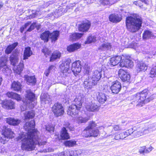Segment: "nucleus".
Here are the masks:
<instances>
[{
	"instance_id": "nucleus-1",
	"label": "nucleus",
	"mask_w": 156,
	"mask_h": 156,
	"mask_svg": "<svg viewBox=\"0 0 156 156\" xmlns=\"http://www.w3.org/2000/svg\"><path fill=\"white\" fill-rule=\"evenodd\" d=\"M35 122L34 120L26 122L24 126L25 130L27 131V135L24 133L20 134L16 138L17 140L22 141L21 148L23 150L31 151L33 150L34 144L41 146L46 143V138L41 136L39 138L38 132L35 129Z\"/></svg>"
},
{
	"instance_id": "nucleus-2",
	"label": "nucleus",
	"mask_w": 156,
	"mask_h": 156,
	"mask_svg": "<svg viewBox=\"0 0 156 156\" xmlns=\"http://www.w3.org/2000/svg\"><path fill=\"white\" fill-rule=\"evenodd\" d=\"M142 24L141 18L137 14L126 17V26L128 30L131 32L135 33L138 31L140 28Z\"/></svg>"
},
{
	"instance_id": "nucleus-3",
	"label": "nucleus",
	"mask_w": 156,
	"mask_h": 156,
	"mask_svg": "<svg viewBox=\"0 0 156 156\" xmlns=\"http://www.w3.org/2000/svg\"><path fill=\"white\" fill-rule=\"evenodd\" d=\"M83 94L79 93L76 96L73 104L69 106L67 111V114L74 117L78 114L84 100Z\"/></svg>"
},
{
	"instance_id": "nucleus-4",
	"label": "nucleus",
	"mask_w": 156,
	"mask_h": 156,
	"mask_svg": "<svg viewBox=\"0 0 156 156\" xmlns=\"http://www.w3.org/2000/svg\"><path fill=\"white\" fill-rule=\"evenodd\" d=\"M147 89H145L140 93H137L133 99L132 104L136 106L141 107L143 105L149 102L152 100L151 96H148V93Z\"/></svg>"
},
{
	"instance_id": "nucleus-5",
	"label": "nucleus",
	"mask_w": 156,
	"mask_h": 156,
	"mask_svg": "<svg viewBox=\"0 0 156 156\" xmlns=\"http://www.w3.org/2000/svg\"><path fill=\"white\" fill-rule=\"evenodd\" d=\"M26 100L23 101L24 103L25 104L26 106L25 108L26 109L27 107L32 109L36 105V101L35 94L30 89L26 91Z\"/></svg>"
},
{
	"instance_id": "nucleus-6",
	"label": "nucleus",
	"mask_w": 156,
	"mask_h": 156,
	"mask_svg": "<svg viewBox=\"0 0 156 156\" xmlns=\"http://www.w3.org/2000/svg\"><path fill=\"white\" fill-rule=\"evenodd\" d=\"M101 71L98 70L90 72L88 69H87L84 74L87 75L90 79L97 85L101 77Z\"/></svg>"
},
{
	"instance_id": "nucleus-7",
	"label": "nucleus",
	"mask_w": 156,
	"mask_h": 156,
	"mask_svg": "<svg viewBox=\"0 0 156 156\" xmlns=\"http://www.w3.org/2000/svg\"><path fill=\"white\" fill-rule=\"evenodd\" d=\"M5 127L4 131L2 133L4 137L0 139V142L3 144L6 143L9 139L13 138L15 134L10 128L5 126Z\"/></svg>"
},
{
	"instance_id": "nucleus-8",
	"label": "nucleus",
	"mask_w": 156,
	"mask_h": 156,
	"mask_svg": "<svg viewBox=\"0 0 156 156\" xmlns=\"http://www.w3.org/2000/svg\"><path fill=\"white\" fill-rule=\"evenodd\" d=\"M51 110L56 117L63 115L64 113L63 108L62 104L59 103H55L52 107Z\"/></svg>"
},
{
	"instance_id": "nucleus-9",
	"label": "nucleus",
	"mask_w": 156,
	"mask_h": 156,
	"mask_svg": "<svg viewBox=\"0 0 156 156\" xmlns=\"http://www.w3.org/2000/svg\"><path fill=\"white\" fill-rule=\"evenodd\" d=\"M98 133L99 131L98 129H90L86 127L82 132V134L83 137H88L91 136H98Z\"/></svg>"
},
{
	"instance_id": "nucleus-10",
	"label": "nucleus",
	"mask_w": 156,
	"mask_h": 156,
	"mask_svg": "<svg viewBox=\"0 0 156 156\" xmlns=\"http://www.w3.org/2000/svg\"><path fill=\"white\" fill-rule=\"evenodd\" d=\"M119 75L121 80L124 82L129 84L130 79V75L122 69H120L119 71Z\"/></svg>"
},
{
	"instance_id": "nucleus-11",
	"label": "nucleus",
	"mask_w": 156,
	"mask_h": 156,
	"mask_svg": "<svg viewBox=\"0 0 156 156\" xmlns=\"http://www.w3.org/2000/svg\"><path fill=\"white\" fill-rule=\"evenodd\" d=\"M71 60L70 58L62 62L61 64L59 66L61 71L63 73H67L69 69L70 64Z\"/></svg>"
},
{
	"instance_id": "nucleus-12",
	"label": "nucleus",
	"mask_w": 156,
	"mask_h": 156,
	"mask_svg": "<svg viewBox=\"0 0 156 156\" xmlns=\"http://www.w3.org/2000/svg\"><path fill=\"white\" fill-rule=\"evenodd\" d=\"M83 78L84 79L83 86L85 88L87 89H91L94 86L96 85L86 74H85Z\"/></svg>"
},
{
	"instance_id": "nucleus-13",
	"label": "nucleus",
	"mask_w": 156,
	"mask_h": 156,
	"mask_svg": "<svg viewBox=\"0 0 156 156\" xmlns=\"http://www.w3.org/2000/svg\"><path fill=\"white\" fill-rule=\"evenodd\" d=\"M122 57V59L119 64L121 67H125L126 68L129 67L131 68L133 66V62L131 60L125 58L123 56Z\"/></svg>"
},
{
	"instance_id": "nucleus-14",
	"label": "nucleus",
	"mask_w": 156,
	"mask_h": 156,
	"mask_svg": "<svg viewBox=\"0 0 156 156\" xmlns=\"http://www.w3.org/2000/svg\"><path fill=\"white\" fill-rule=\"evenodd\" d=\"M71 69L76 76L80 73L81 69L80 61L78 60L73 63L72 64Z\"/></svg>"
},
{
	"instance_id": "nucleus-15",
	"label": "nucleus",
	"mask_w": 156,
	"mask_h": 156,
	"mask_svg": "<svg viewBox=\"0 0 156 156\" xmlns=\"http://www.w3.org/2000/svg\"><path fill=\"white\" fill-rule=\"evenodd\" d=\"M112 83L113 84L110 87V89L112 93L117 94L121 90V83L118 81H115V82H113Z\"/></svg>"
},
{
	"instance_id": "nucleus-16",
	"label": "nucleus",
	"mask_w": 156,
	"mask_h": 156,
	"mask_svg": "<svg viewBox=\"0 0 156 156\" xmlns=\"http://www.w3.org/2000/svg\"><path fill=\"white\" fill-rule=\"evenodd\" d=\"M122 59V57L121 56H116L110 58L109 62L108 63V66H110L112 67L115 66L121 62Z\"/></svg>"
},
{
	"instance_id": "nucleus-17",
	"label": "nucleus",
	"mask_w": 156,
	"mask_h": 156,
	"mask_svg": "<svg viewBox=\"0 0 156 156\" xmlns=\"http://www.w3.org/2000/svg\"><path fill=\"white\" fill-rule=\"evenodd\" d=\"M15 103L11 100L4 101L2 103V107L7 109H12L15 108Z\"/></svg>"
},
{
	"instance_id": "nucleus-18",
	"label": "nucleus",
	"mask_w": 156,
	"mask_h": 156,
	"mask_svg": "<svg viewBox=\"0 0 156 156\" xmlns=\"http://www.w3.org/2000/svg\"><path fill=\"white\" fill-rule=\"evenodd\" d=\"M98 101L101 104H104L107 99V96L105 94L99 92L95 93Z\"/></svg>"
},
{
	"instance_id": "nucleus-19",
	"label": "nucleus",
	"mask_w": 156,
	"mask_h": 156,
	"mask_svg": "<svg viewBox=\"0 0 156 156\" xmlns=\"http://www.w3.org/2000/svg\"><path fill=\"white\" fill-rule=\"evenodd\" d=\"M109 19L110 21L116 23L120 22L122 20V18L120 15L115 13L110 15Z\"/></svg>"
},
{
	"instance_id": "nucleus-20",
	"label": "nucleus",
	"mask_w": 156,
	"mask_h": 156,
	"mask_svg": "<svg viewBox=\"0 0 156 156\" xmlns=\"http://www.w3.org/2000/svg\"><path fill=\"white\" fill-rule=\"evenodd\" d=\"M85 108L88 111L94 112L99 110V106L95 103H89L87 104Z\"/></svg>"
},
{
	"instance_id": "nucleus-21",
	"label": "nucleus",
	"mask_w": 156,
	"mask_h": 156,
	"mask_svg": "<svg viewBox=\"0 0 156 156\" xmlns=\"http://www.w3.org/2000/svg\"><path fill=\"white\" fill-rule=\"evenodd\" d=\"M33 54V52L30 47H27L25 48L23 53V60L28 59Z\"/></svg>"
},
{
	"instance_id": "nucleus-22",
	"label": "nucleus",
	"mask_w": 156,
	"mask_h": 156,
	"mask_svg": "<svg viewBox=\"0 0 156 156\" xmlns=\"http://www.w3.org/2000/svg\"><path fill=\"white\" fill-rule=\"evenodd\" d=\"M5 121L6 122L10 125L16 126L20 123V120L18 119H15L11 117L6 119Z\"/></svg>"
},
{
	"instance_id": "nucleus-23",
	"label": "nucleus",
	"mask_w": 156,
	"mask_h": 156,
	"mask_svg": "<svg viewBox=\"0 0 156 156\" xmlns=\"http://www.w3.org/2000/svg\"><path fill=\"white\" fill-rule=\"evenodd\" d=\"M18 43L15 42L14 43L9 44L5 50V53L7 55L11 53L12 51L18 46Z\"/></svg>"
},
{
	"instance_id": "nucleus-24",
	"label": "nucleus",
	"mask_w": 156,
	"mask_h": 156,
	"mask_svg": "<svg viewBox=\"0 0 156 156\" xmlns=\"http://www.w3.org/2000/svg\"><path fill=\"white\" fill-rule=\"evenodd\" d=\"M9 60L11 64L13 66H15L18 62V58L17 53L16 52H13L10 56Z\"/></svg>"
},
{
	"instance_id": "nucleus-25",
	"label": "nucleus",
	"mask_w": 156,
	"mask_h": 156,
	"mask_svg": "<svg viewBox=\"0 0 156 156\" xmlns=\"http://www.w3.org/2000/svg\"><path fill=\"white\" fill-rule=\"evenodd\" d=\"M90 25V23L89 21L86 23H82L79 26V30L80 31H87L89 29Z\"/></svg>"
},
{
	"instance_id": "nucleus-26",
	"label": "nucleus",
	"mask_w": 156,
	"mask_h": 156,
	"mask_svg": "<svg viewBox=\"0 0 156 156\" xmlns=\"http://www.w3.org/2000/svg\"><path fill=\"white\" fill-rule=\"evenodd\" d=\"M24 78L28 84L34 85L36 83L37 80L35 76H29L28 75L24 76Z\"/></svg>"
},
{
	"instance_id": "nucleus-27",
	"label": "nucleus",
	"mask_w": 156,
	"mask_h": 156,
	"mask_svg": "<svg viewBox=\"0 0 156 156\" xmlns=\"http://www.w3.org/2000/svg\"><path fill=\"white\" fill-rule=\"evenodd\" d=\"M81 46V44L76 43L69 45L68 46L67 50L69 52H73L80 48Z\"/></svg>"
},
{
	"instance_id": "nucleus-28",
	"label": "nucleus",
	"mask_w": 156,
	"mask_h": 156,
	"mask_svg": "<svg viewBox=\"0 0 156 156\" xmlns=\"http://www.w3.org/2000/svg\"><path fill=\"white\" fill-rule=\"evenodd\" d=\"M154 37V35L152 32L148 30H144L143 35V39H151L153 38Z\"/></svg>"
},
{
	"instance_id": "nucleus-29",
	"label": "nucleus",
	"mask_w": 156,
	"mask_h": 156,
	"mask_svg": "<svg viewBox=\"0 0 156 156\" xmlns=\"http://www.w3.org/2000/svg\"><path fill=\"white\" fill-rule=\"evenodd\" d=\"M61 53L58 51H54L52 54L50 58V62H52L58 59H59L61 57Z\"/></svg>"
},
{
	"instance_id": "nucleus-30",
	"label": "nucleus",
	"mask_w": 156,
	"mask_h": 156,
	"mask_svg": "<svg viewBox=\"0 0 156 156\" xmlns=\"http://www.w3.org/2000/svg\"><path fill=\"white\" fill-rule=\"evenodd\" d=\"M6 95L9 98L12 99H16L17 101H20L21 98L20 95L17 93L13 92H8L6 94Z\"/></svg>"
},
{
	"instance_id": "nucleus-31",
	"label": "nucleus",
	"mask_w": 156,
	"mask_h": 156,
	"mask_svg": "<svg viewBox=\"0 0 156 156\" xmlns=\"http://www.w3.org/2000/svg\"><path fill=\"white\" fill-rule=\"evenodd\" d=\"M61 137L63 140H67L70 138L69 134L65 127H63L62 129L60 134Z\"/></svg>"
},
{
	"instance_id": "nucleus-32",
	"label": "nucleus",
	"mask_w": 156,
	"mask_h": 156,
	"mask_svg": "<svg viewBox=\"0 0 156 156\" xmlns=\"http://www.w3.org/2000/svg\"><path fill=\"white\" fill-rule=\"evenodd\" d=\"M21 85L20 82L14 81L12 84L11 88L12 90L19 91L21 89Z\"/></svg>"
},
{
	"instance_id": "nucleus-33",
	"label": "nucleus",
	"mask_w": 156,
	"mask_h": 156,
	"mask_svg": "<svg viewBox=\"0 0 156 156\" xmlns=\"http://www.w3.org/2000/svg\"><path fill=\"white\" fill-rule=\"evenodd\" d=\"M111 48V45L110 43H104L99 47L98 50H101L102 51H107L110 50Z\"/></svg>"
},
{
	"instance_id": "nucleus-34",
	"label": "nucleus",
	"mask_w": 156,
	"mask_h": 156,
	"mask_svg": "<svg viewBox=\"0 0 156 156\" xmlns=\"http://www.w3.org/2000/svg\"><path fill=\"white\" fill-rule=\"evenodd\" d=\"M153 149V148L151 146L147 148L146 146H144L140 148L139 152L140 154L144 155L145 154L149 153Z\"/></svg>"
},
{
	"instance_id": "nucleus-35",
	"label": "nucleus",
	"mask_w": 156,
	"mask_h": 156,
	"mask_svg": "<svg viewBox=\"0 0 156 156\" xmlns=\"http://www.w3.org/2000/svg\"><path fill=\"white\" fill-rule=\"evenodd\" d=\"M50 32L48 31H45L41 34L40 37L44 42H48L50 37Z\"/></svg>"
},
{
	"instance_id": "nucleus-36",
	"label": "nucleus",
	"mask_w": 156,
	"mask_h": 156,
	"mask_svg": "<svg viewBox=\"0 0 156 156\" xmlns=\"http://www.w3.org/2000/svg\"><path fill=\"white\" fill-rule=\"evenodd\" d=\"M41 101L44 102L45 104H49L51 101V99L49 95L47 94H43L41 96Z\"/></svg>"
},
{
	"instance_id": "nucleus-37",
	"label": "nucleus",
	"mask_w": 156,
	"mask_h": 156,
	"mask_svg": "<svg viewBox=\"0 0 156 156\" xmlns=\"http://www.w3.org/2000/svg\"><path fill=\"white\" fill-rule=\"evenodd\" d=\"M137 70L138 72H139L143 70H146L147 68V66L145 63L143 62H140L137 65Z\"/></svg>"
},
{
	"instance_id": "nucleus-38",
	"label": "nucleus",
	"mask_w": 156,
	"mask_h": 156,
	"mask_svg": "<svg viewBox=\"0 0 156 156\" xmlns=\"http://www.w3.org/2000/svg\"><path fill=\"white\" fill-rule=\"evenodd\" d=\"M59 35V32L58 31H54L52 33H50V37L52 41H55L58 39Z\"/></svg>"
},
{
	"instance_id": "nucleus-39",
	"label": "nucleus",
	"mask_w": 156,
	"mask_h": 156,
	"mask_svg": "<svg viewBox=\"0 0 156 156\" xmlns=\"http://www.w3.org/2000/svg\"><path fill=\"white\" fill-rule=\"evenodd\" d=\"M83 34L76 33L70 35V39L73 41L79 39L82 36Z\"/></svg>"
},
{
	"instance_id": "nucleus-40",
	"label": "nucleus",
	"mask_w": 156,
	"mask_h": 156,
	"mask_svg": "<svg viewBox=\"0 0 156 156\" xmlns=\"http://www.w3.org/2000/svg\"><path fill=\"white\" fill-rule=\"evenodd\" d=\"M23 63H20L16 67L14 68V72L17 74L20 75L21 72L23 71Z\"/></svg>"
},
{
	"instance_id": "nucleus-41",
	"label": "nucleus",
	"mask_w": 156,
	"mask_h": 156,
	"mask_svg": "<svg viewBox=\"0 0 156 156\" xmlns=\"http://www.w3.org/2000/svg\"><path fill=\"white\" fill-rule=\"evenodd\" d=\"M25 119H32L35 116L34 112L33 110L26 112L24 114Z\"/></svg>"
},
{
	"instance_id": "nucleus-42",
	"label": "nucleus",
	"mask_w": 156,
	"mask_h": 156,
	"mask_svg": "<svg viewBox=\"0 0 156 156\" xmlns=\"http://www.w3.org/2000/svg\"><path fill=\"white\" fill-rule=\"evenodd\" d=\"M119 0H102L100 1L101 3L103 5L113 4Z\"/></svg>"
},
{
	"instance_id": "nucleus-43",
	"label": "nucleus",
	"mask_w": 156,
	"mask_h": 156,
	"mask_svg": "<svg viewBox=\"0 0 156 156\" xmlns=\"http://www.w3.org/2000/svg\"><path fill=\"white\" fill-rule=\"evenodd\" d=\"M7 61V58L5 56H2L0 58V69H2L4 66L6 65Z\"/></svg>"
},
{
	"instance_id": "nucleus-44",
	"label": "nucleus",
	"mask_w": 156,
	"mask_h": 156,
	"mask_svg": "<svg viewBox=\"0 0 156 156\" xmlns=\"http://www.w3.org/2000/svg\"><path fill=\"white\" fill-rule=\"evenodd\" d=\"M64 144L66 146L73 147L76 144V141L73 140H66Z\"/></svg>"
},
{
	"instance_id": "nucleus-45",
	"label": "nucleus",
	"mask_w": 156,
	"mask_h": 156,
	"mask_svg": "<svg viewBox=\"0 0 156 156\" xmlns=\"http://www.w3.org/2000/svg\"><path fill=\"white\" fill-rule=\"evenodd\" d=\"M63 13V9L62 8H60L59 9H56L54 12V17L57 18L59 16H60L62 15Z\"/></svg>"
},
{
	"instance_id": "nucleus-46",
	"label": "nucleus",
	"mask_w": 156,
	"mask_h": 156,
	"mask_svg": "<svg viewBox=\"0 0 156 156\" xmlns=\"http://www.w3.org/2000/svg\"><path fill=\"white\" fill-rule=\"evenodd\" d=\"M40 25H37L36 23H33L27 30V31L30 32L35 28H36L38 30L40 28Z\"/></svg>"
},
{
	"instance_id": "nucleus-47",
	"label": "nucleus",
	"mask_w": 156,
	"mask_h": 156,
	"mask_svg": "<svg viewBox=\"0 0 156 156\" xmlns=\"http://www.w3.org/2000/svg\"><path fill=\"white\" fill-rule=\"evenodd\" d=\"M88 120V119L86 117L83 118L81 116L77 118L76 119V121L78 123H85Z\"/></svg>"
},
{
	"instance_id": "nucleus-48",
	"label": "nucleus",
	"mask_w": 156,
	"mask_h": 156,
	"mask_svg": "<svg viewBox=\"0 0 156 156\" xmlns=\"http://www.w3.org/2000/svg\"><path fill=\"white\" fill-rule=\"evenodd\" d=\"M96 40V37L94 36H89L85 41L86 44L90 43L92 42H94Z\"/></svg>"
},
{
	"instance_id": "nucleus-49",
	"label": "nucleus",
	"mask_w": 156,
	"mask_h": 156,
	"mask_svg": "<svg viewBox=\"0 0 156 156\" xmlns=\"http://www.w3.org/2000/svg\"><path fill=\"white\" fill-rule=\"evenodd\" d=\"M133 128H131L123 133H122L123 134V135L125 137V138L130 135L131 134L133 135Z\"/></svg>"
},
{
	"instance_id": "nucleus-50",
	"label": "nucleus",
	"mask_w": 156,
	"mask_h": 156,
	"mask_svg": "<svg viewBox=\"0 0 156 156\" xmlns=\"http://www.w3.org/2000/svg\"><path fill=\"white\" fill-rule=\"evenodd\" d=\"M150 77H156V66L153 67L151 70Z\"/></svg>"
},
{
	"instance_id": "nucleus-51",
	"label": "nucleus",
	"mask_w": 156,
	"mask_h": 156,
	"mask_svg": "<svg viewBox=\"0 0 156 156\" xmlns=\"http://www.w3.org/2000/svg\"><path fill=\"white\" fill-rule=\"evenodd\" d=\"M152 131L151 127H148L147 128H144L142 129V135L147 134L149 132Z\"/></svg>"
},
{
	"instance_id": "nucleus-52",
	"label": "nucleus",
	"mask_w": 156,
	"mask_h": 156,
	"mask_svg": "<svg viewBox=\"0 0 156 156\" xmlns=\"http://www.w3.org/2000/svg\"><path fill=\"white\" fill-rule=\"evenodd\" d=\"M96 124L95 123V122L94 121L90 122L88 126L87 127L88 128V129H90L93 130V129L95 127H96Z\"/></svg>"
},
{
	"instance_id": "nucleus-53",
	"label": "nucleus",
	"mask_w": 156,
	"mask_h": 156,
	"mask_svg": "<svg viewBox=\"0 0 156 156\" xmlns=\"http://www.w3.org/2000/svg\"><path fill=\"white\" fill-rule=\"evenodd\" d=\"M133 135L134 137H138L142 135V132L133 130Z\"/></svg>"
},
{
	"instance_id": "nucleus-54",
	"label": "nucleus",
	"mask_w": 156,
	"mask_h": 156,
	"mask_svg": "<svg viewBox=\"0 0 156 156\" xmlns=\"http://www.w3.org/2000/svg\"><path fill=\"white\" fill-rule=\"evenodd\" d=\"M123 134L122 133L117 134L115 136V139L116 140L123 139L125 138V137L123 135Z\"/></svg>"
},
{
	"instance_id": "nucleus-55",
	"label": "nucleus",
	"mask_w": 156,
	"mask_h": 156,
	"mask_svg": "<svg viewBox=\"0 0 156 156\" xmlns=\"http://www.w3.org/2000/svg\"><path fill=\"white\" fill-rule=\"evenodd\" d=\"M156 49L153 48L152 49V51L149 52V54L150 55L148 57L149 58H153V56L156 55Z\"/></svg>"
},
{
	"instance_id": "nucleus-56",
	"label": "nucleus",
	"mask_w": 156,
	"mask_h": 156,
	"mask_svg": "<svg viewBox=\"0 0 156 156\" xmlns=\"http://www.w3.org/2000/svg\"><path fill=\"white\" fill-rule=\"evenodd\" d=\"M46 129L50 133H51L54 132V128L51 126L48 125L46 126Z\"/></svg>"
},
{
	"instance_id": "nucleus-57",
	"label": "nucleus",
	"mask_w": 156,
	"mask_h": 156,
	"mask_svg": "<svg viewBox=\"0 0 156 156\" xmlns=\"http://www.w3.org/2000/svg\"><path fill=\"white\" fill-rule=\"evenodd\" d=\"M3 68L2 71L4 72L5 73H10V69L6 65L4 66Z\"/></svg>"
},
{
	"instance_id": "nucleus-58",
	"label": "nucleus",
	"mask_w": 156,
	"mask_h": 156,
	"mask_svg": "<svg viewBox=\"0 0 156 156\" xmlns=\"http://www.w3.org/2000/svg\"><path fill=\"white\" fill-rule=\"evenodd\" d=\"M65 126L69 129L70 130H73L74 128L73 126L71 125L69 122L66 123L64 124Z\"/></svg>"
},
{
	"instance_id": "nucleus-59",
	"label": "nucleus",
	"mask_w": 156,
	"mask_h": 156,
	"mask_svg": "<svg viewBox=\"0 0 156 156\" xmlns=\"http://www.w3.org/2000/svg\"><path fill=\"white\" fill-rule=\"evenodd\" d=\"M42 52L45 55H48L49 53L48 49L46 48H44L42 49Z\"/></svg>"
},
{
	"instance_id": "nucleus-60",
	"label": "nucleus",
	"mask_w": 156,
	"mask_h": 156,
	"mask_svg": "<svg viewBox=\"0 0 156 156\" xmlns=\"http://www.w3.org/2000/svg\"><path fill=\"white\" fill-rule=\"evenodd\" d=\"M113 129L115 131H117L121 130L122 128L119 125H115L113 126Z\"/></svg>"
},
{
	"instance_id": "nucleus-61",
	"label": "nucleus",
	"mask_w": 156,
	"mask_h": 156,
	"mask_svg": "<svg viewBox=\"0 0 156 156\" xmlns=\"http://www.w3.org/2000/svg\"><path fill=\"white\" fill-rule=\"evenodd\" d=\"M113 77H110L109 78H108V82L109 84H112V85L113 84L112 83L113 82H115V81H114L112 80Z\"/></svg>"
},
{
	"instance_id": "nucleus-62",
	"label": "nucleus",
	"mask_w": 156,
	"mask_h": 156,
	"mask_svg": "<svg viewBox=\"0 0 156 156\" xmlns=\"http://www.w3.org/2000/svg\"><path fill=\"white\" fill-rule=\"evenodd\" d=\"M136 44H135V42L133 41L130 44L129 47L131 48H134L135 47Z\"/></svg>"
},
{
	"instance_id": "nucleus-63",
	"label": "nucleus",
	"mask_w": 156,
	"mask_h": 156,
	"mask_svg": "<svg viewBox=\"0 0 156 156\" xmlns=\"http://www.w3.org/2000/svg\"><path fill=\"white\" fill-rule=\"evenodd\" d=\"M55 66L53 65H51L50 66L48 69L49 70V71H54L55 69Z\"/></svg>"
},
{
	"instance_id": "nucleus-64",
	"label": "nucleus",
	"mask_w": 156,
	"mask_h": 156,
	"mask_svg": "<svg viewBox=\"0 0 156 156\" xmlns=\"http://www.w3.org/2000/svg\"><path fill=\"white\" fill-rule=\"evenodd\" d=\"M73 151H69L68 152H66L67 153V154H68L67 155V156H72V155H74L73 154Z\"/></svg>"
}]
</instances>
